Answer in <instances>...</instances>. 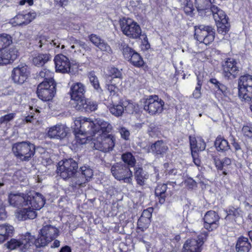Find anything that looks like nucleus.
I'll list each match as a JSON object with an SVG mask.
<instances>
[{
  "label": "nucleus",
  "instance_id": "18",
  "mask_svg": "<svg viewBox=\"0 0 252 252\" xmlns=\"http://www.w3.org/2000/svg\"><path fill=\"white\" fill-rule=\"evenodd\" d=\"M29 71L28 66L24 64H21L14 68L12 77L15 83L23 84L28 78Z\"/></svg>",
  "mask_w": 252,
  "mask_h": 252
},
{
  "label": "nucleus",
  "instance_id": "53",
  "mask_svg": "<svg viewBox=\"0 0 252 252\" xmlns=\"http://www.w3.org/2000/svg\"><path fill=\"white\" fill-rule=\"evenodd\" d=\"M210 82L214 85L216 89H218L221 92H223L225 90V86L221 84L215 78H212L210 80Z\"/></svg>",
  "mask_w": 252,
  "mask_h": 252
},
{
  "label": "nucleus",
  "instance_id": "21",
  "mask_svg": "<svg viewBox=\"0 0 252 252\" xmlns=\"http://www.w3.org/2000/svg\"><path fill=\"white\" fill-rule=\"evenodd\" d=\"M35 16L36 13L33 12L18 14L10 19L9 22L13 26L26 25L33 20Z\"/></svg>",
  "mask_w": 252,
  "mask_h": 252
},
{
  "label": "nucleus",
  "instance_id": "35",
  "mask_svg": "<svg viewBox=\"0 0 252 252\" xmlns=\"http://www.w3.org/2000/svg\"><path fill=\"white\" fill-rule=\"evenodd\" d=\"M211 11V14H212L216 23L222 21V20L228 19L224 12L216 5L212 6Z\"/></svg>",
  "mask_w": 252,
  "mask_h": 252
},
{
  "label": "nucleus",
  "instance_id": "25",
  "mask_svg": "<svg viewBox=\"0 0 252 252\" xmlns=\"http://www.w3.org/2000/svg\"><path fill=\"white\" fill-rule=\"evenodd\" d=\"M28 208H23L17 210L16 212V218L20 220H26L28 219H33L36 216V213L35 210L38 209H33L31 205H27Z\"/></svg>",
  "mask_w": 252,
  "mask_h": 252
},
{
  "label": "nucleus",
  "instance_id": "2",
  "mask_svg": "<svg viewBox=\"0 0 252 252\" xmlns=\"http://www.w3.org/2000/svg\"><path fill=\"white\" fill-rule=\"evenodd\" d=\"M8 201L10 205L14 207L31 205L33 209H40L45 202L42 195L35 191L30 192L27 194L10 193Z\"/></svg>",
  "mask_w": 252,
  "mask_h": 252
},
{
  "label": "nucleus",
  "instance_id": "47",
  "mask_svg": "<svg viewBox=\"0 0 252 252\" xmlns=\"http://www.w3.org/2000/svg\"><path fill=\"white\" fill-rule=\"evenodd\" d=\"M214 162L217 169L219 170L222 171V174L223 175L227 174L225 167H226L223 164V161L222 159H220L219 158H215Z\"/></svg>",
  "mask_w": 252,
  "mask_h": 252
},
{
  "label": "nucleus",
  "instance_id": "29",
  "mask_svg": "<svg viewBox=\"0 0 252 252\" xmlns=\"http://www.w3.org/2000/svg\"><path fill=\"white\" fill-rule=\"evenodd\" d=\"M175 184V182H168L167 184H163L158 185L155 189V194L156 196L159 197V202L160 204H163L165 201V197L167 193L166 191L167 189V185H172L174 187V185Z\"/></svg>",
  "mask_w": 252,
  "mask_h": 252
},
{
  "label": "nucleus",
  "instance_id": "30",
  "mask_svg": "<svg viewBox=\"0 0 252 252\" xmlns=\"http://www.w3.org/2000/svg\"><path fill=\"white\" fill-rule=\"evenodd\" d=\"M68 40V42L71 45V48L72 49H75L74 52H81V49H84L86 51H90L91 50V48L85 42L78 40L74 37H69Z\"/></svg>",
  "mask_w": 252,
  "mask_h": 252
},
{
  "label": "nucleus",
  "instance_id": "48",
  "mask_svg": "<svg viewBox=\"0 0 252 252\" xmlns=\"http://www.w3.org/2000/svg\"><path fill=\"white\" fill-rule=\"evenodd\" d=\"M242 133L245 137L252 138V125L244 126L242 128Z\"/></svg>",
  "mask_w": 252,
  "mask_h": 252
},
{
  "label": "nucleus",
  "instance_id": "45",
  "mask_svg": "<svg viewBox=\"0 0 252 252\" xmlns=\"http://www.w3.org/2000/svg\"><path fill=\"white\" fill-rule=\"evenodd\" d=\"M53 73L51 71L46 68H43L38 74L39 77L44 78V81L54 82L53 79Z\"/></svg>",
  "mask_w": 252,
  "mask_h": 252
},
{
  "label": "nucleus",
  "instance_id": "44",
  "mask_svg": "<svg viewBox=\"0 0 252 252\" xmlns=\"http://www.w3.org/2000/svg\"><path fill=\"white\" fill-rule=\"evenodd\" d=\"M120 48L122 51L124 57L127 60L131 57L133 53L135 52L124 42L121 43Z\"/></svg>",
  "mask_w": 252,
  "mask_h": 252
},
{
  "label": "nucleus",
  "instance_id": "40",
  "mask_svg": "<svg viewBox=\"0 0 252 252\" xmlns=\"http://www.w3.org/2000/svg\"><path fill=\"white\" fill-rule=\"evenodd\" d=\"M122 159L125 164L126 163L128 167L134 166L136 160L134 157L130 152H126L122 156Z\"/></svg>",
  "mask_w": 252,
  "mask_h": 252
},
{
  "label": "nucleus",
  "instance_id": "22",
  "mask_svg": "<svg viewBox=\"0 0 252 252\" xmlns=\"http://www.w3.org/2000/svg\"><path fill=\"white\" fill-rule=\"evenodd\" d=\"M85 92V86L81 83L77 82L73 84L70 87V94L72 100L76 101V104L84 100Z\"/></svg>",
  "mask_w": 252,
  "mask_h": 252
},
{
  "label": "nucleus",
  "instance_id": "46",
  "mask_svg": "<svg viewBox=\"0 0 252 252\" xmlns=\"http://www.w3.org/2000/svg\"><path fill=\"white\" fill-rule=\"evenodd\" d=\"M89 79L90 81L92 86L94 87V89L96 90L98 92H101L102 90L100 87L97 78L95 76V75L93 73H91L89 75Z\"/></svg>",
  "mask_w": 252,
  "mask_h": 252
},
{
  "label": "nucleus",
  "instance_id": "19",
  "mask_svg": "<svg viewBox=\"0 0 252 252\" xmlns=\"http://www.w3.org/2000/svg\"><path fill=\"white\" fill-rule=\"evenodd\" d=\"M17 50L14 47L0 50V64L5 65L13 62L17 57Z\"/></svg>",
  "mask_w": 252,
  "mask_h": 252
},
{
  "label": "nucleus",
  "instance_id": "7",
  "mask_svg": "<svg viewBox=\"0 0 252 252\" xmlns=\"http://www.w3.org/2000/svg\"><path fill=\"white\" fill-rule=\"evenodd\" d=\"M142 102L144 110L151 115L161 113L164 105V102L157 95H151L143 98Z\"/></svg>",
  "mask_w": 252,
  "mask_h": 252
},
{
  "label": "nucleus",
  "instance_id": "10",
  "mask_svg": "<svg viewBox=\"0 0 252 252\" xmlns=\"http://www.w3.org/2000/svg\"><path fill=\"white\" fill-rule=\"evenodd\" d=\"M111 172L116 180L123 181L126 183H131L132 172L124 163L117 162L111 166Z\"/></svg>",
  "mask_w": 252,
  "mask_h": 252
},
{
  "label": "nucleus",
  "instance_id": "8",
  "mask_svg": "<svg viewBox=\"0 0 252 252\" xmlns=\"http://www.w3.org/2000/svg\"><path fill=\"white\" fill-rule=\"evenodd\" d=\"M34 236L29 233H27L20 239H11L5 245L10 250L17 249L22 252H26L34 245Z\"/></svg>",
  "mask_w": 252,
  "mask_h": 252
},
{
  "label": "nucleus",
  "instance_id": "5",
  "mask_svg": "<svg viewBox=\"0 0 252 252\" xmlns=\"http://www.w3.org/2000/svg\"><path fill=\"white\" fill-rule=\"evenodd\" d=\"M239 96L242 101L252 99V75L246 74L240 77L238 81Z\"/></svg>",
  "mask_w": 252,
  "mask_h": 252
},
{
  "label": "nucleus",
  "instance_id": "62",
  "mask_svg": "<svg viewBox=\"0 0 252 252\" xmlns=\"http://www.w3.org/2000/svg\"><path fill=\"white\" fill-rule=\"evenodd\" d=\"M14 92L13 91V89H9V90H6L4 91V92L2 93L3 94L5 95H13Z\"/></svg>",
  "mask_w": 252,
  "mask_h": 252
},
{
  "label": "nucleus",
  "instance_id": "61",
  "mask_svg": "<svg viewBox=\"0 0 252 252\" xmlns=\"http://www.w3.org/2000/svg\"><path fill=\"white\" fill-rule=\"evenodd\" d=\"M55 2L61 6L67 5L68 0H54Z\"/></svg>",
  "mask_w": 252,
  "mask_h": 252
},
{
  "label": "nucleus",
  "instance_id": "41",
  "mask_svg": "<svg viewBox=\"0 0 252 252\" xmlns=\"http://www.w3.org/2000/svg\"><path fill=\"white\" fill-rule=\"evenodd\" d=\"M134 66L136 67L142 66L144 64V61L140 55L135 52L133 53L131 57L128 60Z\"/></svg>",
  "mask_w": 252,
  "mask_h": 252
},
{
  "label": "nucleus",
  "instance_id": "60",
  "mask_svg": "<svg viewBox=\"0 0 252 252\" xmlns=\"http://www.w3.org/2000/svg\"><path fill=\"white\" fill-rule=\"evenodd\" d=\"M191 156L193 158V160L194 164L197 166H199L200 164V160L198 158V153H191Z\"/></svg>",
  "mask_w": 252,
  "mask_h": 252
},
{
  "label": "nucleus",
  "instance_id": "9",
  "mask_svg": "<svg viewBox=\"0 0 252 252\" xmlns=\"http://www.w3.org/2000/svg\"><path fill=\"white\" fill-rule=\"evenodd\" d=\"M120 25L123 33L129 38L136 39L141 34L139 25L131 19L124 18L120 19Z\"/></svg>",
  "mask_w": 252,
  "mask_h": 252
},
{
  "label": "nucleus",
  "instance_id": "26",
  "mask_svg": "<svg viewBox=\"0 0 252 252\" xmlns=\"http://www.w3.org/2000/svg\"><path fill=\"white\" fill-rule=\"evenodd\" d=\"M214 0H195V5L198 11L201 14L209 15Z\"/></svg>",
  "mask_w": 252,
  "mask_h": 252
},
{
  "label": "nucleus",
  "instance_id": "64",
  "mask_svg": "<svg viewBox=\"0 0 252 252\" xmlns=\"http://www.w3.org/2000/svg\"><path fill=\"white\" fill-rule=\"evenodd\" d=\"M60 252H71V251L69 247L65 246L61 249Z\"/></svg>",
  "mask_w": 252,
  "mask_h": 252
},
{
  "label": "nucleus",
  "instance_id": "42",
  "mask_svg": "<svg viewBox=\"0 0 252 252\" xmlns=\"http://www.w3.org/2000/svg\"><path fill=\"white\" fill-rule=\"evenodd\" d=\"M107 73L106 74L109 77L112 78L122 79V74L121 71L118 68L114 66H109L107 68Z\"/></svg>",
  "mask_w": 252,
  "mask_h": 252
},
{
  "label": "nucleus",
  "instance_id": "43",
  "mask_svg": "<svg viewBox=\"0 0 252 252\" xmlns=\"http://www.w3.org/2000/svg\"><path fill=\"white\" fill-rule=\"evenodd\" d=\"M110 113L116 117H119L124 112V106L122 104H113L109 108Z\"/></svg>",
  "mask_w": 252,
  "mask_h": 252
},
{
  "label": "nucleus",
  "instance_id": "36",
  "mask_svg": "<svg viewBox=\"0 0 252 252\" xmlns=\"http://www.w3.org/2000/svg\"><path fill=\"white\" fill-rule=\"evenodd\" d=\"M218 32L222 35L226 34L229 31L230 25L228 19L222 20V21L216 23Z\"/></svg>",
  "mask_w": 252,
  "mask_h": 252
},
{
  "label": "nucleus",
  "instance_id": "32",
  "mask_svg": "<svg viewBox=\"0 0 252 252\" xmlns=\"http://www.w3.org/2000/svg\"><path fill=\"white\" fill-rule=\"evenodd\" d=\"M134 169V177L137 184L141 186H144L149 178V174L140 167H135Z\"/></svg>",
  "mask_w": 252,
  "mask_h": 252
},
{
  "label": "nucleus",
  "instance_id": "4",
  "mask_svg": "<svg viewBox=\"0 0 252 252\" xmlns=\"http://www.w3.org/2000/svg\"><path fill=\"white\" fill-rule=\"evenodd\" d=\"M15 156L22 161H29L35 153L34 145L28 142H17L13 145Z\"/></svg>",
  "mask_w": 252,
  "mask_h": 252
},
{
  "label": "nucleus",
  "instance_id": "37",
  "mask_svg": "<svg viewBox=\"0 0 252 252\" xmlns=\"http://www.w3.org/2000/svg\"><path fill=\"white\" fill-rule=\"evenodd\" d=\"M50 59V56L47 54H39L33 59V63L36 66H42Z\"/></svg>",
  "mask_w": 252,
  "mask_h": 252
},
{
  "label": "nucleus",
  "instance_id": "17",
  "mask_svg": "<svg viewBox=\"0 0 252 252\" xmlns=\"http://www.w3.org/2000/svg\"><path fill=\"white\" fill-rule=\"evenodd\" d=\"M220 216L215 211L207 212L203 218L204 228L209 231L216 229L220 225Z\"/></svg>",
  "mask_w": 252,
  "mask_h": 252
},
{
  "label": "nucleus",
  "instance_id": "12",
  "mask_svg": "<svg viewBox=\"0 0 252 252\" xmlns=\"http://www.w3.org/2000/svg\"><path fill=\"white\" fill-rule=\"evenodd\" d=\"M55 87L54 82L42 81L37 88L36 94L38 97L43 101L50 100L56 93Z\"/></svg>",
  "mask_w": 252,
  "mask_h": 252
},
{
  "label": "nucleus",
  "instance_id": "63",
  "mask_svg": "<svg viewBox=\"0 0 252 252\" xmlns=\"http://www.w3.org/2000/svg\"><path fill=\"white\" fill-rule=\"evenodd\" d=\"M13 95L15 96V98L16 102L20 103L22 100V98L21 95L17 94V93H14Z\"/></svg>",
  "mask_w": 252,
  "mask_h": 252
},
{
  "label": "nucleus",
  "instance_id": "54",
  "mask_svg": "<svg viewBox=\"0 0 252 252\" xmlns=\"http://www.w3.org/2000/svg\"><path fill=\"white\" fill-rule=\"evenodd\" d=\"M107 90L110 92V94L113 96L117 95L119 92L118 88L115 85L113 84L112 82L110 84L107 85Z\"/></svg>",
  "mask_w": 252,
  "mask_h": 252
},
{
  "label": "nucleus",
  "instance_id": "20",
  "mask_svg": "<svg viewBox=\"0 0 252 252\" xmlns=\"http://www.w3.org/2000/svg\"><path fill=\"white\" fill-rule=\"evenodd\" d=\"M56 71L63 73H68L70 69V62L68 58L63 54H59L54 58Z\"/></svg>",
  "mask_w": 252,
  "mask_h": 252
},
{
  "label": "nucleus",
  "instance_id": "39",
  "mask_svg": "<svg viewBox=\"0 0 252 252\" xmlns=\"http://www.w3.org/2000/svg\"><path fill=\"white\" fill-rule=\"evenodd\" d=\"M12 37L6 33L0 34V50L7 48L12 43Z\"/></svg>",
  "mask_w": 252,
  "mask_h": 252
},
{
  "label": "nucleus",
  "instance_id": "13",
  "mask_svg": "<svg viewBox=\"0 0 252 252\" xmlns=\"http://www.w3.org/2000/svg\"><path fill=\"white\" fill-rule=\"evenodd\" d=\"M208 236V233L204 232L199 235L196 239H191L186 241L184 245L185 252H201V247Z\"/></svg>",
  "mask_w": 252,
  "mask_h": 252
},
{
  "label": "nucleus",
  "instance_id": "11",
  "mask_svg": "<svg viewBox=\"0 0 252 252\" xmlns=\"http://www.w3.org/2000/svg\"><path fill=\"white\" fill-rule=\"evenodd\" d=\"M194 37L200 42L205 45L209 44L214 40L215 30L210 26L199 25L195 27Z\"/></svg>",
  "mask_w": 252,
  "mask_h": 252
},
{
  "label": "nucleus",
  "instance_id": "1",
  "mask_svg": "<svg viewBox=\"0 0 252 252\" xmlns=\"http://www.w3.org/2000/svg\"><path fill=\"white\" fill-rule=\"evenodd\" d=\"M74 132L76 143L84 144L89 138L94 139V147L104 153L112 151L115 145V136L109 134L112 125L101 119L93 120L79 117L74 120Z\"/></svg>",
  "mask_w": 252,
  "mask_h": 252
},
{
  "label": "nucleus",
  "instance_id": "31",
  "mask_svg": "<svg viewBox=\"0 0 252 252\" xmlns=\"http://www.w3.org/2000/svg\"><path fill=\"white\" fill-rule=\"evenodd\" d=\"M14 231L13 227L8 224L0 225V243H3L10 237Z\"/></svg>",
  "mask_w": 252,
  "mask_h": 252
},
{
  "label": "nucleus",
  "instance_id": "3",
  "mask_svg": "<svg viewBox=\"0 0 252 252\" xmlns=\"http://www.w3.org/2000/svg\"><path fill=\"white\" fill-rule=\"evenodd\" d=\"M59 230L52 225L43 226L40 230V236L37 239L34 237L33 244L36 248L45 247L59 235Z\"/></svg>",
  "mask_w": 252,
  "mask_h": 252
},
{
  "label": "nucleus",
  "instance_id": "33",
  "mask_svg": "<svg viewBox=\"0 0 252 252\" xmlns=\"http://www.w3.org/2000/svg\"><path fill=\"white\" fill-rule=\"evenodd\" d=\"M251 248V244L247 238L241 237L237 240L236 249L238 252H248Z\"/></svg>",
  "mask_w": 252,
  "mask_h": 252
},
{
  "label": "nucleus",
  "instance_id": "57",
  "mask_svg": "<svg viewBox=\"0 0 252 252\" xmlns=\"http://www.w3.org/2000/svg\"><path fill=\"white\" fill-rule=\"evenodd\" d=\"M6 218V213L3 205V202L0 199V220H2Z\"/></svg>",
  "mask_w": 252,
  "mask_h": 252
},
{
  "label": "nucleus",
  "instance_id": "14",
  "mask_svg": "<svg viewBox=\"0 0 252 252\" xmlns=\"http://www.w3.org/2000/svg\"><path fill=\"white\" fill-rule=\"evenodd\" d=\"M35 45L43 49L50 50L54 48H58L62 44V48H64V45L62 44L61 40L59 39H51L45 36H40L35 40Z\"/></svg>",
  "mask_w": 252,
  "mask_h": 252
},
{
  "label": "nucleus",
  "instance_id": "49",
  "mask_svg": "<svg viewBox=\"0 0 252 252\" xmlns=\"http://www.w3.org/2000/svg\"><path fill=\"white\" fill-rule=\"evenodd\" d=\"M241 210L239 208H235L233 207H230L228 210L226 212L227 215L226 219L228 218L230 216H233L235 217H238L241 214Z\"/></svg>",
  "mask_w": 252,
  "mask_h": 252
},
{
  "label": "nucleus",
  "instance_id": "6",
  "mask_svg": "<svg viewBox=\"0 0 252 252\" xmlns=\"http://www.w3.org/2000/svg\"><path fill=\"white\" fill-rule=\"evenodd\" d=\"M77 163L72 158L65 159L59 163L58 174L64 180L77 177Z\"/></svg>",
  "mask_w": 252,
  "mask_h": 252
},
{
  "label": "nucleus",
  "instance_id": "28",
  "mask_svg": "<svg viewBox=\"0 0 252 252\" xmlns=\"http://www.w3.org/2000/svg\"><path fill=\"white\" fill-rule=\"evenodd\" d=\"M78 110L86 111H94L97 109V104L95 102L84 99L78 102L75 106Z\"/></svg>",
  "mask_w": 252,
  "mask_h": 252
},
{
  "label": "nucleus",
  "instance_id": "27",
  "mask_svg": "<svg viewBox=\"0 0 252 252\" xmlns=\"http://www.w3.org/2000/svg\"><path fill=\"white\" fill-rule=\"evenodd\" d=\"M190 146L191 153H198L199 151H204L206 147V144L203 139L200 137H189Z\"/></svg>",
  "mask_w": 252,
  "mask_h": 252
},
{
  "label": "nucleus",
  "instance_id": "58",
  "mask_svg": "<svg viewBox=\"0 0 252 252\" xmlns=\"http://www.w3.org/2000/svg\"><path fill=\"white\" fill-rule=\"evenodd\" d=\"M184 2L185 11L186 12H190L192 11V5L189 3L187 0H181Z\"/></svg>",
  "mask_w": 252,
  "mask_h": 252
},
{
  "label": "nucleus",
  "instance_id": "51",
  "mask_svg": "<svg viewBox=\"0 0 252 252\" xmlns=\"http://www.w3.org/2000/svg\"><path fill=\"white\" fill-rule=\"evenodd\" d=\"M97 47L102 51L106 52L109 54L112 53L110 46L103 40L98 44Z\"/></svg>",
  "mask_w": 252,
  "mask_h": 252
},
{
  "label": "nucleus",
  "instance_id": "24",
  "mask_svg": "<svg viewBox=\"0 0 252 252\" xmlns=\"http://www.w3.org/2000/svg\"><path fill=\"white\" fill-rule=\"evenodd\" d=\"M152 208H149L144 210L142 213L137 222V228L141 231H145L148 228L151 222V218L153 212Z\"/></svg>",
  "mask_w": 252,
  "mask_h": 252
},
{
  "label": "nucleus",
  "instance_id": "56",
  "mask_svg": "<svg viewBox=\"0 0 252 252\" xmlns=\"http://www.w3.org/2000/svg\"><path fill=\"white\" fill-rule=\"evenodd\" d=\"M119 132L123 138L125 140H127L128 139L130 133L126 128L124 127H121L119 129Z\"/></svg>",
  "mask_w": 252,
  "mask_h": 252
},
{
  "label": "nucleus",
  "instance_id": "59",
  "mask_svg": "<svg viewBox=\"0 0 252 252\" xmlns=\"http://www.w3.org/2000/svg\"><path fill=\"white\" fill-rule=\"evenodd\" d=\"M200 89H201V85L198 83V86L195 88V89L192 94V95L194 98H198L199 97H200V96L201 95Z\"/></svg>",
  "mask_w": 252,
  "mask_h": 252
},
{
  "label": "nucleus",
  "instance_id": "34",
  "mask_svg": "<svg viewBox=\"0 0 252 252\" xmlns=\"http://www.w3.org/2000/svg\"><path fill=\"white\" fill-rule=\"evenodd\" d=\"M151 150L157 155L163 156L167 152L168 147L162 141H158L151 145Z\"/></svg>",
  "mask_w": 252,
  "mask_h": 252
},
{
  "label": "nucleus",
  "instance_id": "16",
  "mask_svg": "<svg viewBox=\"0 0 252 252\" xmlns=\"http://www.w3.org/2000/svg\"><path fill=\"white\" fill-rule=\"evenodd\" d=\"M80 171L77 172V177L72 179V186L75 187H84L86 182L93 175L92 170L88 167L83 166L80 168Z\"/></svg>",
  "mask_w": 252,
  "mask_h": 252
},
{
  "label": "nucleus",
  "instance_id": "52",
  "mask_svg": "<svg viewBox=\"0 0 252 252\" xmlns=\"http://www.w3.org/2000/svg\"><path fill=\"white\" fill-rule=\"evenodd\" d=\"M15 113H9L0 117V124L7 123L12 120L15 117Z\"/></svg>",
  "mask_w": 252,
  "mask_h": 252
},
{
  "label": "nucleus",
  "instance_id": "38",
  "mask_svg": "<svg viewBox=\"0 0 252 252\" xmlns=\"http://www.w3.org/2000/svg\"><path fill=\"white\" fill-rule=\"evenodd\" d=\"M215 145L218 151H225L229 149L227 141L221 137L217 138Z\"/></svg>",
  "mask_w": 252,
  "mask_h": 252
},
{
  "label": "nucleus",
  "instance_id": "55",
  "mask_svg": "<svg viewBox=\"0 0 252 252\" xmlns=\"http://www.w3.org/2000/svg\"><path fill=\"white\" fill-rule=\"evenodd\" d=\"M90 40L94 45L97 47L102 40V39H101L99 36H97L96 34H92L90 36Z\"/></svg>",
  "mask_w": 252,
  "mask_h": 252
},
{
  "label": "nucleus",
  "instance_id": "15",
  "mask_svg": "<svg viewBox=\"0 0 252 252\" xmlns=\"http://www.w3.org/2000/svg\"><path fill=\"white\" fill-rule=\"evenodd\" d=\"M237 62L233 59H227L222 64V74L227 79L235 78L239 73Z\"/></svg>",
  "mask_w": 252,
  "mask_h": 252
},
{
  "label": "nucleus",
  "instance_id": "23",
  "mask_svg": "<svg viewBox=\"0 0 252 252\" xmlns=\"http://www.w3.org/2000/svg\"><path fill=\"white\" fill-rule=\"evenodd\" d=\"M68 128L63 125H57L49 128L47 135L50 138L61 139L64 138L68 132Z\"/></svg>",
  "mask_w": 252,
  "mask_h": 252
},
{
  "label": "nucleus",
  "instance_id": "50",
  "mask_svg": "<svg viewBox=\"0 0 252 252\" xmlns=\"http://www.w3.org/2000/svg\"><path fill=\"white\" fill-rule=\"evenodd\" d=\"M123 106H124V111L127 113H132L134 112L135 109L134 104L129 101H125L122 103Z\"/></svg>",
  "mask_w": 252,
  "mask_h": 252
}]
</instances>
